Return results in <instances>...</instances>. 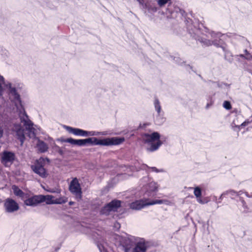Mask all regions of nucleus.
I'll use <instances>...</instances> for the list:
<instances>
[{"label": "nucleus", "mask_w": 252, "mask_h": 252, "mask_svg": "<svg viewBox=\"0 0 252 252\" xmlns=\"http://www.w3.org/2000/svg\"><path fill=\"white\" fill-rule=\"evenodd\" d=\"M160 134L158 132H154L151 134L143 133L141 134L142 141L150 145L148 150L150 152L157 150L162 145V142L160 140Z\"/></svg>", "instance_id": "obj_1"}, {"label": "nucleus", "mask_w": 252, "mask_h": 252, "mask_svg": "<svg viewBox=\"0 0 252 252\" xmlns=\"http://www.w3.org/2000/svg\"><path fill=\"white\" fill-rule=\"evenodd\" d=\"M95 145H102L106 146H117L123 143L125 141V138L124 137H113L105 138L102 139H99L94 137Z\"/></svg>", "instance_id": "obj_2"}, {"label": "nucleus", "mask_w": 252, "mask_h": 252, "mask_svg": "<svg viewBox=\"0 0 252 252\" xmlns=\"http://www.w3.org/2000/svg\"><path fill=\"white\" fill-rule=\"evenodd\" d=\"M49 162L48 158H38L36 159L34 164L31 166L33 171L39 175L42 178H45L47 176V173L44 168L45 161Z\"/></svg>", "instance_id": "obj_3"}, {"label": "nucleus", "mask_w": 252, "mask_h": 252, "mask_svg": "<svg viewBox=\"0 0 252 252\" xmlns=\"http://www.w3.org/2000/svg\"><path fill=\"white\" fill-rule=\"evenodd\" d=\"M94 137L85 139H74L72 138H66L63 140L64 142L68 143L72 145L78 146H91L94 145Z\"/></svg>", "instance_id": "obj_4"}, {"label": "nucleus", "mask_w": 252, "mask_h": 252, "mask_svg": "<svg viewBox=\"0 0 252 252\" xmlns=\"http://www.w3.org/2000/svg\"><path fill=\"white\" fill-rule=\"evenodd\" d=\"M163 202L162 200H156L151 202H148L147 200H137L130 204V208L133 210H140L145 206L152 205L156 204H161Z\"/></svg>", "instance_id": "obj_5"}, {"label": "nucleus", "mask_w": 252, "mask_h": 252, "mask_svg": "<svg viewBox=\"0 0 252 252\" xmlns=\"http://www.w3.org/2000/svg\"><path fill=\"white\" fill-rule=\"evenodd\" d=\"M121 206V201L114 200L105 205L101 210V213L108 215L111 211H115Z\"/></svg>", "instance_id": "obj_6"}, {"label": "nucleus", "mask_w": 252, "mask_h": 252, "mask_svg": "<svg viewBox=\"0 0 252 252\" xmlns=\"http://www.w3.org/2000/svg\"><path fill=\"white\" fill-rule=\"evenodd\" d=\"M70 191L76 195V197L78 199L81 198V189L77 178H74L71 182L69 185Z\"/></svg>", "instance_id": "obj_7"}, {"label": "nucleus", "mask_w": 252, "mask_h": 252, "mask_svg": "<svg viewBox=\"0 0 252 252\" xmlns=\"http://www.w3.org/2000/svg\"><path fill=\"white\" fill-rule=\"evenodd\" d=\"M66 130L69 133L76 136H88L93 135L91 132L84 130L78 128H74L69 126L65 127Z\"/></svg>", "instance_id": "obj_8"}, {"label": "nucleus", "mask_w": 252, "mask_h": 252, "mask_svg": "<svg viewBox=\"0 0 252 252\" xmlns=\"http://www.w3.org/2000/svg\"><path fill=\"white\" fill-rule=\"evenodd\" d=\"M4 207L7 212L11 213L19 209L18 203L11 198H7L4 202Z\"/></svg>", "instance_id": "obj_9"}, {"label": "nucleus", "mask_w": 252, "mask_h": 252, "mask_svg": "<svg viewBox=\"0 0 252 252\" xmlns=\"http://www.w3.org/2000/svg\"><path fill=\"white\" fill-rule=\"evenodd\" d=\"M24 199V204L27 206L35 207L41 203L40 195H34Z\"/></svg>", "instance_id": "obj_10"}, {"label": "nucleus", "mask_w": 252, "mask_h": 252, "mask_svg": "<svg viewBox=\"0 0 252 252\" xmlns=\"http://www.w3.org/2000/svg\"><path fill=\"white\" fill-rule=\"evenodd\" d=\"M147 247L144 242L137 243L132 249L126 248L125 252H146Z\"/></svg>", "instance_id": "obj_11"}, {"label": "nucleus", "mask_w": 252, "mask_h": 252, "mask_svg": "<svg viewBox=\"0 0 252 252\" xmlns=\"http://www.w3.org/2000/svg\"><path fill=\"white\" fill-rule=\"evenodd\" d=\"M20 120L21 122L24 124L26 129L28 130L31 131L33 128V124L29 119V117L25 112L23 113V116H20Z\"/></svg>", "instance_id": "obj_12"}, {"label": "nucleus", "mask_w": 252, "mask_h": 252, "mask_svg": "<svg viewBox=\"0 0 252 252\" xmlns=\"http://www.w3.org/2000/svg\"><path fill=\"white\" fill-rule=\"evenodd\" d=\"M14 127L16 129L17 138L21 142V145H22L25 140L24 130L22 128L20 125H15Z\"/></svg>", "instance_id": "obj_13"}, {"label": "nucleus", "mask_w": 252, "mask_h": 252, "mask_svg": "<svg viewBox=\"0 0 252 252\" xmlns=\"http://www.w3.org/2000/svg\"><path fill=\"white\" fill-rule=\"evenodd\" d=\"M158 188V187L157 184L155 182H151L148 185H147L145 187V188L147 189L148 195L149 196H153V194H152V193L157 191Z\"/></svg>", "instance_id": "obj_14"}, {"label": "nucleus", "mask_w": 252, "mask_h": 252, "mask_svg": "<svg viewBox=\"0 0 252 252\" xmlns=\"http://www.w3.org/2000/svg\"><path fill=\"white\" fill-rule=\"evenodd\" d=\"M41 202H45L47 204H55V197L51 195H40Z\"/></svg>", "instance_id": "obj_15"}, {"label": "nucleus", "mask_w": 252, "mask_h": 252, "mask_svg": "<svg viewBox=\"0 0 252 252\" xmlns=\"http://www.w3.org/2000/svg\"><path fill=\"white\" fill-rule=\"evenodd\" d=\"M12 189L15 195L18 196L23 199L26 198V195L18 187L15 185L12 186Z\"/></svg>", "instance_id": "obj_16"}, {"label": "nucleus", "mask_w": 252, "mask_h": 252, "mask_svg": "<svg viewBox=\"0 0 252 252\" xmlns=\"http://www.w3.org/2000/svg\"><path fill=\"white\" fill-rule=\"evenodd\" d=\"M37 148L38 150L41 153H44L46 152L48 147L46 143L42 141H39L37 144Z\"/></svg>", "instance_id": "obj_17"}, {"label": "nucleus", "mask_w": 252, "mask_h": 252, "mask_svg": "<svg viewBox=\"0 0 252 252\" xmlns=\"http://www.w3.org/2000/svg\"><path fill=\"white\" fill-rule=\"evenodd\" d=\"M154 106H155L156 110L158 112V115H159L160 113L161 112V106L160 104L158 98H155V99Z\"/></svg>", "instance_id": "obj_18"}, {"label": "nucleus", "mask_w": 252, "mask_h": 252, "mask_svg": "<svg viewBox=\"0 0 252 252\" xmlns=\"http://www.w3.org/2000/svg\"><path fill=\"white\" fill-rule=\"evenodd\" d=\"M55 204H61L67 202V198L64 196H61L58 198H55Z\"/></svg>", "instance_id": "obj_19"}, {"label": "nucleus", "mask_w": 252, "mask_h": 252, "mask_svg": "<svg viewBox=\"0 0 252 252\" xmlns=\"http://www.w3.org/2000/svg\"><path fill=\"white\" fill-rule=\"evenodd\" d=\"M14 158H1V162L6 166H10L13 162Z\"/></svg>", "instance_id": "obj_20"}, {"label": "nucleus", "mask_w": 252, "mask_h": 252, "mask_svg": "<svg viewBox=\"0 0 252 252\" xmlns=\"http://www.w3.org/2000/svg\"><path fill=\"white\" fill-rule=\"evenodd\" d=\"M198 40L200 41V42L202 43L203 44V45L205 46H211L212 45H213V42H212V41H211L210 40L205 39V38L204 39L201 38L200 39H199Z\"/></svg>", "instance_id": "obj_21"}, {"label": "nucleus", "mask_w": 252, "mask_h": 252, "mask_svg": "<svg viewBox=\"0 0 252 252\" xmlns=\"http://www.w3.org/2000/svg\"><path fill=\"white\" fill-rule=\"evenodd\" d=\"M15 154L11 152L4 151L1 158H14Z\"/></svg>", "instance_id": "obj_22"}, {"label": "nucleus", "mask_w": 252, "mask_h": 252, "mask_svg": "<svg viewBox=\"0 0 252 252\" xmlns=\"http://www.w3.org/2000/svg\"><path fill=\"white\" fill-rule=\"evenodd\" d=\"M171 0H157V2L160 7H162Z\"/></svg>", "instance_id": "obj_23"}, {"label": "nucleus", "mask_w": 252, "mask_h": 252, "mask_svg": "<svg viewBox=\"0 0 252 252\" xmlns=\"http://www.w3.org/2000/svg\"><path fill=\"white\" fill-rule=\"evenodd\" d=\"M223 106L226 110H230L232 108L231 104L228 101H224L223 103Z\"/></svg>", "instance_id": "obj_24"}, {"label": "nucleus", "mask_w": 252, "mask_h": 252, "mask_svg": "<svg viewBox=\"0 0 252 252\" xmlns=\"http://www.w3.org/2000/svg\"><path fill=\"white\" fill-rule=\"evenodd\" d=\"M194 194L196 197H199L201 195V189L199 188L196 187L194 189Z\"/></svg>", "instance_id": "obj_25"}, {"label": "nucleus", "mask_w": 252, "mask_h": 252, "mask_svg": "<svg viewBox=\"0 0 252 252\" xmlns=\"http://www.w3.org/2000/svg\"><path fill=\"white\" fill-rule=\"evenodd\" d=\"M4 84V79L3 76L0 75V94L3 91L2 85Z\"/></svg>", "instance_id": "obj_26"}, {"label": "nucleus", "mask_w": 252, "mask_h": 252, "mask_svg": "<svg viewBox=\"0 0 252 252\" xmlns=\"http://www.w3.org/2000/svg\"><path fill=\"white\" fill-rule=\"evenodd\" d=\"M47 191L48 192H51V193H55V192H57V193H60L61 192V189H47Z\"/></svg>", "instance_id": "obj_27"}, {"label": "nucleus", "mask_w": 252, "mask_h": 252, "mask_svg": "<svg viewBox=\"0 0 252 252\" xmlns=\"http://www.w3.org/2000/svg\"><path fill=\"white\" fill-rule=\"evenodd\" d=\"M11 91H12V92H14V94H15V98L16 99H17V100L20 99V95H19L18 94H17L16 93V90H15V88H14V89H13Z\"/></svg>", "instance_id": "obj_28"}, {"label": "nucleus", "mask_w": 252, "mask_h": 252, "mask_svg": "<svg viewBox=\"0 0 252 252\" xmlns=\"http://www.w3.org/2000/svg\"><path fill=\"white\" fill-rule=\"evenodd\" d=\"M137 0L142 5H143V6L145 5L146 7L147 6L146 3V0Z\"/></svg>", "instance_id": "obj_29"}, {"label": "nucleus", "mask_w": 252, "mask_h": 252, "mask_svg": "<svg viewBox=\"0 0 252 252\" xmlns=\"http://www.w3.org/2000/svg\"><path fill=\"white\" fill-rule=\"evenodd\" d=\"M3 134V129L1 126H0V138H1Z\"/></svg>", "instance_id": "obj_30"}, {"label": "nucleus", "mask_w": 252, "mask_h": 252, "mask_svg": "<svg viewBox=\"0 0 252 252\" xmlns=\"http://www.w3.org/2000/svg\"><path fill=\"white\" fill-rule=\"evenodd\" d=\"M114 227H116L117 229H119L120 228V224L118 222H116L114 224Z\"/></svg>", "instance_id": "obj_31"}, {"label": "nucleus", "mask_w": 252, "mask_h": 252, "mask_svg": "<svg viewBox=\"0 0 252 252\" xmlns=\"http://www.w3.org/2000/svg\"><path fill=\"white\" fill-rule=\"evenodd\" d=\"M213 42V45H214L215 46H216L217 47H219L220 46H219V44H218L216 41H212Z\"/></svg>", "instance_id": "obj_32"}, {"label": "nucleus", "mask_w": 252, "mask_h": 252, "mask_svg": "<svg viewBox=\"0 0 252 252\" xmlns=\"http://www.w3.org/2000/svg\"><path fill=\"white\" fill-rule=\"evenodd\" d=\"M74 204V202H72V201H70V202H69V204L70 205H73Z\"/></svg>", "instance_id": "obj_33"}, {"label": "nucleus", "mask_w": 252, "mask_h": 252, "mask_svg": "<svg viewBox=\"0 0 252 252\" xmlns=\"http://www.w3.org/2000/svg\"><path fill=\"white\" fill-rule=\"evenodd\" d=\"M175 9L177 10H181L179 7H175ZM176 11L177 12V10H176Z\"/></svg>", "instance_id": "obj_34"}, {"label": "nucleus", "mask_w": 252, "mask_h": 252, "mask_svg": "<svg viewBox=\"0 0 252 252\" xmlns=\"http://www.w3.org/2000/svg\"><path fill=\"white\" fill-rule=\"evenodd\" d=\"M157 8H156V7H155V8H154V9L153 10H154V11H157Z\"/></svg>", "instance_id": "obj_35"}, {"label": "nucleus", "mask_w": 252, "mask_h": 252, "mask_svg": "<svg viewBox=\"0 0 252 252\" xmlns=\"http://www.w3.org/2000/svg\"><path fill=\"white\" fill-rule=\"evenodd\" d=\"M169 13L172 14L173 13V12L169 10Z\"/></svg>", "instance_id": "obj_36"}, {"label": "nucleus", "mask_w": 252, "mask_h": 252, "mask_svg": "<svg viewBox=\"0 0 252 252\" xmlns=\"http://www.w3.org/2000/svg\"><path fill=\"white\" fill-rule=\"evenodd\" d=\"M240 56L242 57H244L243 55H241Z\"/></svg>", "instance_id": "obj_37"}]
</instances>
